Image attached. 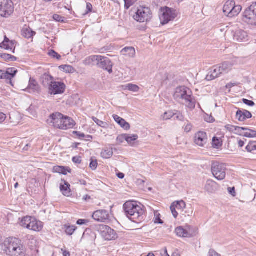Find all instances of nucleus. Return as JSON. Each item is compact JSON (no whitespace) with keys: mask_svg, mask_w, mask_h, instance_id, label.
Returning <instances> with one entry per match:
<instances>
[{"mask_svg":"<svg viewBox=\"0 0 256 256\" xmlns=\"http://www.w3.org/2000/svg\"><path fill=\"white\" fill-rule=\"evenodd\" d=\"M238 82H230L228 84L226 85V88H232L233 86H238Z\"/></svg>","mask_w":256,"mask_h":256,"instance_id":"58","label":"nucleus"},{"mask_svg":"<svg viewBox=\"0 0 256 256\" xmlns=\"http://www.w3.org/2000/svg\"><path fill=\"white\" fill-rule=\"evenodd\" d=\"M176 118L177 120H180V121H184V116L180 113L176 114Z\"/></svg>","mask_w":256,"mask_h":256,"instance_id":"61","label":"nucleus"},{"mask_svg":"<svg viewBox=\"0 0 256 256\" xmlns=\"http://www.w3.org/2000/svg\"><path fill=\"white\" fill-rule=\"evenodd\" d=\"M216 183L212 180H208L205 185V190L208 193H212L216 190Z\"/></svg>","mask_w":256,"mask_h":256,"instance_id":"30","label":"nucleus"},{"mask_svg":"<svg viewBox=\"0 0 256 256\" xmlns=\"http://www.w3.org/2000/svg\"><path fill=\"white\" fill-rule=\"evenodd\" d=\"M53 18L56 22H64V18L58 14H54Z\"/></svg>","mask_w":256,"mask_h":256,"instance_id":"56","label":"nucleus"},{"mask_svg":"<svg viewBox=\"0 0 256 256\" xmlns=\"http://www.w3.org/2000/svg\"><path fill=\"white\" fill-rule=\"evenodd\" d=\"M192 124L188 121L187 124L184 127V132H189L192 130Z\"/></svg>","mask_w":256,"mask_h":256,"instance_id":"51","label":"nucleus"},{"mask_svg":"<svg viewBox=\"0 0 256 256\" xmlns=\"http://www.w3.org/2000/svg\"><path fill=\"white\" fill-rule=\"evenodd\" d=\"M208 256H221L213 250H210L208 252Z\"/></svg>","mask_w":256,"mask_h":256,"instance_id":"57","label":"nucleus"},{"mask_svg":"<svg viewBox=\"0 0 256 256\" xmlns=\"http://www.w3.org/2000/svg\"><path fill=\"white\" fill-rule=\"evenodd\" d=\"M252 116V114L245 110H238L236 114V118L240 122H244L246 119L251 118Z\"/></svg>","mask_w":256,"mask_h":256,"instance_id":"21","label":"nucleus"},{"mask_svg":"<svg viewBox=\"0 0 256 256\" xmlns=\"http://www.w3.org/2000/svg\"><path fill=\"white\" fill-rule=\"evenodd\" d=\"M6 115L3 112H0V124L3 122L6 119Z\"/></svg>","mask_w":256,"mask_h":256,"instance_id":"60","label":"nucleus"},{"mask_svg":"<svg viewBox=\"0 0 256 256\" xmlns=\"http://www.w3.org/2000/svg\"><path fill=\"white\" fill-rule=\"evenodd\" d=\"M92 120L100 126L103 128H106L108 126V124L106 122L102 121L96 118L92 117Z\"/></svg>","mask_w":256,"mask_h":256,"instance_id":"41","label":"nucleus"},{"mask_svg":"<svg viewBox=\"0 0 256 256\" xmlns=\"http://www.w3.org/2000/svg\"><path fill=\"white\" fill-rule=\"evenodd\" d=\"M162 14L160 18L162 25L174 20L178 16V12L176 10L166 6L162 8Z\"/></svg>","mask_w":256,"mask_h":256,"instance_id":"10","label":"nucleus"},{"mask_svg":"<svg viewBox=\"0 0 256 256\" xmlns=\"http://www.w3.org/2000/svg\"><path fill=\"white\" fill-rule=\"evenodd\" d=\"M100 56H91L86 58L84 61L86 65H96L100 60Z\"/></svg>","mask_w":256,"mask_h":256,"instance_id":"24","label":"nucleus"},{"mask_svg":"<svg viewBox=\"0 0 256 256\" xmlns=\"http://www.w3.org/2000/svg\"><path fill=\"white\" fill-rule=\"evenodd\" d=\"M16 42L14 40H10L6 36H4V41L0 43V48H3L6 50H12V52H14Z\"/></svg>","mask_w":256,"mask_h":256,"instance_id":"20","label":"nucleus"},{"mask_svg":"<svg viewBox=\"0 0 256 256\" xmlns=\"http://www.w3.org/2000/svg\"><path fill=\"white\" fill-rule=\"evenodd\" d=\"M100 230L102 236L107 240H114L118 238L116 232L108 226L102 225L100 226Z\"/></svg>","mask_w":256,"mask_h":256,"instance_id":"13","label":"nucleus"},{"mask_svg":"<svg viewBox=\"0 0 256 256\" xmlns=\"http://www.w3.org/2000/svg\"><path fill=\"white\" fill-rule=\"evenodd\" d=\"M208 142L206 133L204 132H198L194 136V142L200 146L204 147Z\"/></svg>","mask_w":256,"mask_h":256,"instance_id":"18","label":"nucleus"},{"mask_svg":"<svg viewBox=\"0 0 256 256\" xmlns=\"http://www.w3.org/2000/svg\"><path fill=\"white\" fill-rule=\"evenodd\" d=\"M92 217L96 221L105 222L109 220L110 216L107 210H101L94 212Z\"/></svg>","mask_w":256,"mask_h":256,"instance_id":"16","label":"nucleus"},{"mask_svg":"<svg viewBox=\"0 0 256 256\" xmlns=\"http://www.w3.org/2000/svg\"><path fill=\"white\" fill-rule=\"evenodd\" d=\"M172 111L169 110L165 112L162 116L161 119L165 120H170L172 118L174 115H176Z\"/></svg>","mask_w":256,"mask_h":256,"instance_id":"40","label":"nucleus"},{"mask_svg":"<svg viewBox=\"0 0 256 256\" xmlns=\"http://www.w3.org/2000/svg\"><path fill=\"white\" fill-rule=\"evenodd\" d=\"M242 10L240 5H236L234 0H228L226 2L223 7V12L228 17L232 18L237 16Z\"/></svg>","mask_w":256,"mask_h":256,"instance_id":"7","label":"nucleus"},{"mask_svg":"<svg viewBox=\"0 0 256 256\" xmlns=\"http://www.w3.org/2000/svg\"><path fill=\"white\" fill-rule=\"evenodd\" d=\"M172 205H174L176 208L179 211L182 210L186 206V203L183 200L174 202L172 204Z\"/></svg>","mask_w":256,"mask_h":256,"instance_id":"38","label":"nucleus"},{"mask_svg":"<svg viewBox=\"0 0 256 256\" xmlns=\"http://www.w3.org/2000/svg\"><path fill=\"white\" fill-rule=\"evenodd\" d=\"M246 149L249 152L256 150V142H250L246 146Z\"/></svg>","mask_w":256,"mask_h":256,"instance_id":"43","label":"nucleus"},{"mask_svg":"<svg viewBox=\"0 0 256 256\" xmlns=\"http://www.w3.org/2000/svg\"><path fill=\"white\" fill-rule=\"evenodd\" d=\"M113 154L112 148H105L101 152V156L104 158H110L112 156Z\"/></svg>","mask_w":256,"mask_h":256,"instance_id":"32","label":"nucleus"},{"mask_svg":"<svg viewBox=\"0 0 256 256\" xmlns=\"http://www.w3.org/2000/svg\"><path fill=\"white\" fill-rule=\"evenodd\" d=\"M222 145L220 140L214 137L212 139V146L214 148H218L220 146Z\"/></svg>","mask_w":256,"mask_h":256,"instance_id":"46","label":"nucleus"},{"mask_svg":"<svg viewBox=\"0 0 256 256\" xmlns=\"http://www.w3.org/2000/svg\"><path fill=\"white\" fill-rule=\"evenodd\" d=\"M20 224L24 228L35 232L40 231L43 228L42 222L34 218L26 216L22 218Z\"/></svg>","mask_w":256,"mask_h":256,"instance_id":"6","label":"nucleus"},{"mask_svg":"<svg viewBox=\"0 0 256 256\" xmlns=\"http://www.w3.org/2000/svg\"><path fill=\"white\" fill-rule=\"evenodd\" d=\"M218 67L220 68V72L222 74H226L228 72L232 70V64L230 62H224L218 65Z\"/></svg>","mask_w":256,"mask_h":256,"instance_id":"28","label":"nucleus"},{"mask_svg":"<svg viewBox=\"0 0 256 256\" xmlns=\"http://www.w3.org/2000/svg\"><path fill=\"white\" fill-rule=\"evenodd\" d=\"M121 54L128 58H134L136 55V50L132 46L126 47L121 50Z\"/></svg>","mask_w":256,"mask_h":256,"instance_id":"26","label":"nucleus"},{"mask_svg":"<svg viewBox=\"0 0 256 256\" xmlns=\"http://www.w3.org/2000/svg\"><path fill=\"white\" fill-rule=\"evenodd\" d=\"M174 205H171L170 206V210L172 212V213L174 218H176L178 216V212L176 210V208L174 207Z\"/></svg>","mask_w":256,"mask_h":256,"instance_id":"52","label":"nucleus"},{"mask_svg":"<svg viewBox=\"0 0 256 256\" xmlns=\"http://www.w3.org/2000/svg\"><path fill=\"white\" fill-rule=\"evenodd\" d=\"M59 68L68 73H73L74 72V68L70 65H62L59 66Z\"/></svg>","mask_w":256,"mask_h":256,"instance_id":"39","label":"nucleus"},{"mask_svg":"<svg viewBox=\"0 0 256 256\" xmlns=\"http://www.w3.org/2000/svg\"><path fill=\"white\" fill-rule=\"evenodd\" d=\"M74 134H76L77 136H78L80 138H84L85 137V135L84 133H82L80 132L75 131L74 132Z\"/></svg>","mask_w":256,"mask_h":256,"instance_id":"62","label":"nucleus"},{"mask_svg":"<svg viewBox=\"0 0 256 256\" xmlns=\"http://www.w3.org/2000/svg\"><path fill=\"white\" fill-rule=\"evenodd\" d=\"M227 34H230L233 39L237 42H243L245 40L247 37V33L242 29H240L236 25H234L230 26L226 30Z\"/></svg>","mask_w":256,"mask_h":256,"instance_id":"11","label":"nucleus"},{"mask_svg":"<svg viewBox=\"0 0 256 256\" xmlns=\"http://www.w3.org/2000/svg\"><path fill=\"white\" fill-rule=\"evenodd\" d=\"M112 117L114 120L124 130H128L130 128V126L124 119L120 117L118 115L114 114Z\"/></svg>","mask_w":256,"mask_h":256,"instance_id":"25","label":"nucleus"},{"mask_svg":"<svg viewBox=\"0 0 256 256\" xmlns=\"http://www.w3.org/2000/svg\"><path fill=\"white\" fill-rule=\"evenodd\" d=\"M154 222L162 224L163 221L160 218V214L158 212H154Z\"/></svg>","mask_w":256,"mask_h":256,"instance_id":"48","label":"nucleus"},{"mask_svg":"<svg viewBox=\"0 0 256 256\" xmlns=\"http://www.w3.org/2000/svg\"><path fill=\"white\" fill-rule=\"evenodd\" d=\"M152 17V13L149 7L145 6H139L135 14L133 16L134 19L140 23L149 22Z\"/></svg>","mask_w":256,"mask_h":256,"instance_id":"5","label":"nucleus"},{"mask_svg":"<svg viewBox=\"0 0 256 256\" xmlns=\"http://www.w3.org/2000/svg\"><path fill=\"white\" fill-rule=\"evenodd\" d=\"M92 6L91 4L87 3L86 4V9L88 10L87 13L88 12H90L92 10Z\"/></svg>","mask_w":256,"mask_h":256,"instance_id":"64","label":"nucleus"},{"mask_svg":"<svg viewBox=\"0 0 256 256\" xmlns=\"http://www.w3.org/2000/svg\"><path fill=\"white\" fill-rule=\"evenodd\" d=\"M0 250L10 256H24L26 248L20 240L9 238L3 244H0Z\"/></svg>","mask_w":256,"mask_h":256,"instance_id":"1","label":"nucleus"},{"mask_svg":"<svg viewBox=\"0 0 256 256\" xmlns=\"http://www.w3.org/2000/svg\"><path fill=\"white\" fill-rule=\"evenodd\" d=\"M222 74L220 68L218 66H215L210 69L206 79L207 80H212L216 78L219 77Z\"/></svg>","mask_w":256,"mask_h":256,"instance_id":"19","label":"nucleus"},{"mask_svg":"<svg viewBox=\"0 0 256 256\" xmlns=\"http://www.w3.org/2000/svg\"><path fill=\"white\" fill-rule=\"evenodd\" d=\"M98 165V164L96 160H94L92 158H91V162L90 164V167L92 170H94L96 169Z\"/></svg>","mask_w":256,"mask_h":256,"instance_id":"47","label":"nucleus"},{"mask_svg":"<svg viewBox=\"0 0 256 256\" xmlns=\"http://www.w3.org/2000/svg\"><path fill=\"white\" fill-rule=\"evenodd\" d=\"M174 98L178 102H182L186 107L193 110L196 107V101L192 96V92L190 88L181 86L176 88L174 94Z\"/></svg>","mask_w":256,"mask_h":256,"instance_id":"3","label":"nucleus"},{"mask_svg":"<svg viewBox=\"0 0 256 256\" xmlns=\"http://www.w3.org/2000/svg\"><path fill=\"white\" fill-rule=\"evenodd\" d=\"M66 90V85L60 82H51L49 86V91L52 94H62Z\"/></svg>","mask_w":256,"mask_h":256,"instance_id":"15","label":"nucleus"},{"mask_svg":"<svg viewBox=\"0 0 256 256\" xmlns=\"http://www.w3.org/2000/svg\"><path fill=\"white\" fill-rule=\"evenodd\" d=\"M28 88L33 92H38L40 91V87L38 84L35 80L32 78H30L28 84Z\"/></svg>","mask_w":256,"mask_h":256,"instance_id":"33","label":"nucleus"},{"mask_svg":"<svg viewBox=\"0 0 256 256\" xmlns=\"http://www.w3.org/2000/svg\"><path fill=\"white\" fill-rule=\"evenodd\" d=\"M97 66L107 70L110 74L112 72V68L113 64L108 58L100 56V60L99 62L97 64Z\"/></svg>","mask_w":256,"mask_h":256,"instance_id":"17","label":"nucleus"},{"mask_svg":"<svg viewBox=\"0 0 256 256\" xmlns=\"http://www.w3.org/2000/svg\"><path fill=\"white\" fill-rule=\"evenodd\" d=\"M138 138V136L137 134H126V141L128 144L131 146L134 144V142Z\"/></svg>","mask_w":256,"mask_h":256,"instance_id":"34","label":"nucleus"},{"mask_svg":"<svg viewBox=\"0 0 256 256\" xmlns=\"http://www.w3.org/2000/svg\"><path fill=\"white\" fill-rule=\"evenodd\" d=\"M226 167L223 164L214 162L212 166V172L214 177L218 180H223L226 177Z\"/></svg>","mask_w":256,"mask_h":256,"instance_id":"12","label":"nucleus"},{"mask_svg":"<svg viewBox=\"0 0 256 256\" xmlns=\"http://www.w3.org/2000/svg\"><path fill=\"white\" fill-rule=\"evenodd\" d=\"M225 128L230 132H234L235 134H239L240 130L241 127L232 126L231 124H227L225 126Z\"/></svg>","mask_w":256,"mask_h":256,"instance_id":"35","label":"nucleus"},{"mask_svg":"<svg viewBox=\"0 0 256 256\" xmlns=\"http://www.w3.org/2000/svg\"><path fill=\"white\" fill-rule=\"evenodd\" d=\"M52 118L51 122L53 126L61 130H67L72 128L74 124V120L70 118L67 116H64L60 113L56 112L50 116Z\"/></svg>","mask_w":256,"mask_h":256,"instance_id":"4","label":"nucleus"},{"mask_svg":"<svg viewBox=\"0 0 256 256\" xmlns=\"http://www.w3.org/2000/svg\"><path fill=\"white\" fill-rule=\"evenodd\" d=\"M124 208L128 218L132 221L139 223L144 219V206L134 201L126 202Z\"/></svg>","mask_w":256,"mask_h":256,"instance_id":"2","label":"nucleus"},{"mask_svg":"<svg viewBox=\"0 0 256 256\" xmlns=\"http://www.w3.org/2000/svg\"><path fill=\"white\" fill-rule=\"evenodd\" d=\"M35 34L36 32L32 31L30 28L26 26L23 28L22 31V36L26 38H32Z\"/></svg>","mask_w":256,"mask_h":256,"instance_id":"31","label":"nucleus"},{"mask_svg":"<svg viewBox=\"0 0 256 256\" xmlns=\"http://www.w3.org/2000/svg\"><path fill=\"white\" fill-rule=\"evenodd\" d=\"M228 191L230 194L232 196H235V188L234 187L233 188H228Z\"/></svg>","mask_w":256,"mask_h":256,"instance_id":"63","label":"nucleus"},{"mask_svg":"<svg viewBox=\"0 0 256 256\" xmlns=\"http://www.w3.org/2000/svg\"><path fill=\"white\" fill-rule=\"evenodd\" d=\"M48 54L52 58H56L57 60H60L61 58V56L60 54H58L56 52L52 50H50L48 52Z\"/></svg>","mask_w":256,"mask_h":256,"instance_id":"45","label":"nucleus"},{"mask_svg":"<svg viewBox=\"0 0 256 256\" xmlns=\"http://www.w3.org/2000/svg\"><path fill=\"white\" fill-rule=\"evenodd\" d=\"M188 229H189V228H188ZM175 232L178 236L182 238H190L193 236L189 230L184 229L182 226L176 228L175 230Z\"/></svg>","mask_w":256,"mask_h":256,"instance_id":"23","label":"nucleus"},{"mask_svg":"<svg viewBox=\"0 0 256 256\" xmlns=\"http://www.w3.org/2000/svg\"><path fill=\"white\" fill-rule=\"evenodd\" d=\"M14 4L11 0H0V16L4 18L10 17L14 12Z\"/></svg>","mask_w":256,"mask_h":256,"instance_id":"8","label":"nucleus"},{"mask_svg":"<svg viewBox=\"0 0 256 256\" xmlns=\"http://www.w3.org/2000/svg\"><path fill=\"white\" fill-rule=\"evenodd\" d=\"M42 79L44 84L50 85L51 82H52L54 78L51 76L46 74L42 76Z\"/></svg>","mask_w":256,"mask_h":256,"instance_id":"37","label":"nucleus"},{"mask_svg":"<svg viewBox=\"0 0 256 256\" xmlns=\"http://www.w3.org/2000/svg\"><path fill=\"white\" fill-rule=\"evenodd\" d=\"M140 90V88L136 84H130L129 90L132 92H138Z\"/></svg>","mask_w":256,"mask_h":256,"instance_id":"50","label":"nucleus"},{"mask_svg":"<svg viewBox=\"0 0 256 256\" xmlns=\"http://www.w3.org/2000/svg\"><path fill=\"white\" fill-rule=\"evenodd\" d=\"M89 222V220H82L80 219L77 220L76 224L78 225L87 224Z\"/></svg>","mask_w":256,"mask_h":256,"instance_id":"55","label":"nucleus"},{"mask_svg":"<svg viewBox=\"0 0 256 256\" xmlns=\"http://www.w3.org/2000/svg\"><path fill=\"white\" fill-rule=\"evenodd\" d=\"M242 102L244 104L250 106H254L255 104L253 101L250 100L245 98L242 99Z\"/></svg>","mask_w":256,"mask_h":256,"instance_id":"53","label":"nucleus"},{"mask_svg":"<svg viewBox=\"0 0 256 256\" xmlns=\"http://www.w3.org/2000/svg\"><path fill=\"white\" fill-rule=\"evenodd\" d=\"M53 172L66 175L68 172H70L71 169L62 166H54L52 169Z\"/></svg>","mask_w":256,"mask_h":256,"instance_id":"29","label":"nucleus"},{"mask_svg":"<svg viewBox=\"0 0 256 256\" xmlns=\"http://www.w3.org/2000/svg\"><path fill=\"white\" fill-rule=\"evenodd\" d=\"M70 184L65 180H62L60 186V190L65 196H69L70 194Z\"/></svg>","mask_w":256,"mask_h":256,"instance_id":"27","label":"nucleus"},{"mask_svg":"<svg viewBox=\"0 0 256 256\" xmlns=\"http://www.w3.org/2000/svg\"><path fill=\"white\" fill-rule=\"evenodd\" d=\"M72 160L75 164H80L82 162V158L80 156H76L73 157Z\"/></svg>","mask_w":256,"mask_h":256,"instance_id":"54","label":"nucleus"},{"mask_svg":"<svg viewBox=\"0 0 256 256\" xmlns=\"http://www.w3.org/2000/svg\"><path fill=\"white\" fill-rule=\"evenodd\" d=\"M243 20L252 25H256V2L252 3L244 12Z\"/></svg>","mask_w":256,"mask_h":256,"instance_id":"9","label":"nucleus"},{"mask_svg":"<svg viewBox=\"0 0 256 256\" xmlns=\"http://www.w3.org/2000/svg\"><path fill=\"white\" fill-rule=\"evenodd\" d=\"M65 232L68 236H72L74 231L76 230L77 227L75 226H70L68 224L64 226Z\"/></svg>","mask_w":256,"mask_h":256,"instance_id":"36","label":"nucleus"},{"mask_svg":"<svg viewBox=\"0 0 256 256\" xmlns=\"http://www.w3.org/2000/svg\"><path fill=\"white\" fill-rule=\"evenodd\" d=\"M18 72V70L15 68H8L5 72L0 70V79H5L8 80V83L14 86L12 78H14Z\"/></svg>","mask_w":256,"mask_h":256,"instance_id":"14","label":"nucleus"},{"mask_svg":"<svg viewBox=\"0 0 256 256\" xmlns=\"http://www.w3.org/2000/svg\"><path fill=\"white\" fill-rule=\"evenodd\" d=\"M241 130L238 135L248 138L256 137V130L247 128L241 127Z\"/></svg>","mask_w":256,"mask_h":256,"instance_id":"22","label":"nucleus"},{"mask_svg":"<svg viewBox=\"0 0 256 256\" xmlns=\"http://www.w3.org/2000/svg\"><path fill=\"white\" fill-rule=\"evenodd\" d=\"M1 58L11 62L16 61V58L14 56L7 54H2Z\"/></svg>","mask_w":256,"mask_h":256,"instance_id":"42","label":"nucleus"},{"mask_svg":"<svg viewBox=\"0 0 256 256\" xmlns=\"http://www.w3.org/2000/svg\"><path fill=\"white\" fill-rule=\"evenodd\" d=\"M60 252L62 253L63 256H70V252L66 250L65 248H62Z\"/></svg>","mask_w":256,"mask_h":256,"instance_id":"59","label":"nucleus"},{"mask_svg":"<svg viewBox=\"0 0 256 256\" xmlns=\"http://www.w3.org/2000/svg\"><path fill=\"white\" fill-rule=\"evenodd\" d=\"M126 140V134L119 135L116 138V142L118 144L123 143Z\"/></svg>","mask_w":256,"mask_h":256,"instance_id":"49","label":"nucleus"},{"mask_svg":"<svg viewBox=\"0 0 256 256\" xmlns=\"http://www.w3.org/2000/svg\"><path fill=\"white\" fill-rule=\"evenodd\" d=\"M124 8L128 10L134 5L138 0H124Z\"/></svg>","mask_w":256,"mask_h":256,"instance_id":"44","label":"nucleus"}]
</instances>
